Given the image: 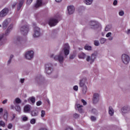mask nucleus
<instances>
[{"label": "nucleus", "mask_w": 130, "mask_h": 130, "mask_svg": "<svg viewBox=\"0 0 130 130\" xmlns=\"http://www.w3.org/2000/svg\"><path fill=\"white\" fill-rule=\"evenodd\" d=\"M8 13H9V9L7 8H4L3 10H2L0 12V18L6 17V16L8 15Z\"/></svg>", "instance_id": "nucleus-14"}, {"label": "nucleus", "mask_w": 130, "mask_h": 130, "mask_svg": "<svg viewBox=\"0 0 130 130\" xmlns=\"http://www.w3.org/2000/svg\"><path fill=\"white\" fill-rule=\"evenodd\" d=\"M10 23H11V19L10 18L5 19L2 23L3 29H7V27H8V25H9V24H10Z\"/></svg>", "instance_id": "nucleus-15"}, {"label": "nucleus", "mask_w": 130, "mask_h": 130, "mask_svg": "<svg viewBox=\"0 0 130 130\" xmlns=\"http://www.w3.org/2000/svg\"><path fill=\"white\" fill-rule=\"evenodd\" d=\"M4 34H2L0 35V45H4L5 43H6V41H7L6 39H4Z\"/></svg>", "instance_id": "nucleus-21"}, {"label": "nucleus", "mask_w": 130, "mask_h": 130, "mask_svg": "<svg viewBox=\"0 0 130 130\" xmlns=\"http://www.w3.org/2000/svg\"><path fill=\"white\" fill-rule=\"evenodd\" d=\"M3 111H4V109L3 108H0V118L2 117L3 115Z\"/></svg>", "instance_id": "nucleus-46"}, {"label": "nucleus", "mask_w": 130, "mask_h": 130, "mask_svg": "<svg viewBox=\"0 0 130 130\" xmlns=\"http://www.w3.org/2000/svg\"><path fill=\"white\" fill-rule=\"evenodd\" d=\"M126 34H128V35L130 34V29H129L127 30V31L126 32Z\"/></svg>", "instance_id": "nucleus-64"}, {"label": "nucleus", "mask_w": 130, "mask_h": 130, "mask_svg": "<svg viewBox=\"0 0 130 130\" xmlns=\"http://www.w3.org/2000/svg\"><path fill=\"white\" fill-rule=\"evenodd\" d=\"M60 16L57 14L54 18H50L48 21V24L51 27H54L57 25V23L59 22V18Z\"/></svg>", "instance_id": "nucleus-2"}, {"label": "nucleus", "mask_w": 130, "mask_h": 130, "mask_svg": "<svg viewBox=\"0 0 130 130\" xmlns=\"http://www.w3.org/2000/svg\"><path fill=\"white\" fill-rule=\"evenodd\" d=\"M20 32L22 35H27L29 32V26L27 25H22L20 27Z\"/></svg>", "instance_id": "nucleus-6"}, {"label": "nucleus", "mask_w": 130, "mask_h": 130, "mask_svg": "<svg viewBox=\"0 0 130 130\" xmlns=\"http://www.w3.org/2000/svg\"><path fill=\"white\" fill-rule=\"evenodd\" d=\"M93 0H84V4L86 6H91L93 4Z\"/></svg>", "instance_id": "nucleus-25"}, {"label": "nucleus", "mask_w": 130, "mask_h": 130, "mask_svg": "<svg viewBox=\"0 0 130 130\" xmlns=\"http://www.w3.org/2000/svg\"><path fill=\"white\" fill-rule=\"evenodd\" d=\"M94 44L95 46H99L100 43L99 42V41L95 40L94 41Z\"/></svg>", "instance_id": "nucleus-39"}, {"label": "nucleus", "mask_w": 130, "mask_h": 130, "mask_svg": "<svg viewBox=\"0 0 130 130\" xmlns=\"http://www.w3.org/2000/svg\"><path fill=\"white\" fill-rule=\"evenodd\" d=\"M81 102L83 103V105H87V102L83 99L81 100Z\"/></svg>", "instance_id": "nucleus-53"}, {"label": "nucleus", "mask_w": 130, "mask_h": 130, "mask_svg": "<svg viewBox=\"0 0 130 130\" xmlns=\"http://www.w3.org/2000/svg\"><path fill=\"white\" fill-rule=\"evenodd\" d=\"M100 94L99 93H95L93 95L92 102L93 104H97L99 102Z\"/></svg>", "instance_id": "nucleus-10"}, {"label": "nucleus", "mask_w": 130, "mask_h": 130, "mask_svg": "<svg viewBox=\"0 0 130 130\" xmlns=\"http://www.w3.org/2000/svg\"><path fill=\"white\" fill-rule=\"evenodd\" d=\"M41 117H44V116H45V111H44V110L41 111Z\"/></svg>", "instance_id": "nucleus-40"}, {"label": "nucleus", "mask_w": 130, "mask_h": 130, "mask_svg": "<svg viewBox=\"0 0 130 130\" xmlns=\"http://www.w3.org/2000/svg\"><path fill=\"white\" fill-rule=\"evenodd\" d=\"M15 118H16V114H13V119H15Z\"/></svg>", "instance_id": "nucleus-62"}, {"label": "nucleus", "mask_w": 130, "mask_h": 130, "mask_svg": "<svg viewBox=\"0 0 130 130\" xmlns=\"http://www.w3.org/2000/svg\"><path fill=\"white\" fill-rule=\"evenodd\" d=\"M108 38L109 41H111V40H113V37L112 36L109 37Z\"/></svg>", "instance_id": "nucleus-56"}, {"label": "nucleus", "mask_w": 130, "mask_h": 130, "mask_svg": "<svg viewBox=\"0 0 130 130\" xmlns=\"http://www.w3.org/2000/svg\"><path fill=\"white\" fill-rule=\"evenodd\" d=\"M121 60L124 64H128V62H129V56L127 54H123L121 56Z\"/></svg>", "instance_id": "nucleus-8"}, {"label": "nucleus", "mask_w": 130, "mask_h": 130, "mask_svg": "<svg viewBox=\"0 0 130 130\" xmlns=\"http://www.w3.org/2000/svg\"><path fill=\"white\" fill-rule=\"evenodd\" d=\"M30 114L31 116L33 117L38 116V115L39 114V111L38 110H32L30 112Z\"/></svg>", "instance_id": "nucleus-22"}, {"label": "nucleus", "mask_w": 130, "mask_h": 130, "mask_svg": "<svg viewBox=\"0 0 130 130\" xmlns=\"http://www.w3.org/2000/svg\"><path fill=\"white\" fill-rule=\"evenodd\" d=\"M25 41H26L21 38V37H17L14 40V43L18 45L23 44V43H24Z\"/></svg>", "instance_id": "nucleus-11"}, {"label": "nucleus", "mask_w": 130, "mask_h": 130, "mask_svg": "<svg viewBox=\"0 0 130 130\" xmlns=\"http://www.w3.org/2000/svg\"><path fill=\"white\" fill-rule=\"evenodd\" d=\"M90 119L92 121H95L96 120V118L94 116H91Z\"/></svg>", "instance_id": "nucleus-51"}, {"label": "nucleus", "mask_w": 130, "mask_h": 130, "mask_svg": "<svg viewBox=\"0 0 130 130\" xmlns=\"http://www.w3.org/2000/svg\"><path fill=\"white\" fill-rule=\"evenodd\" d=\"M106 39L102 38L100 40L101 44H104L106 42Z\"/></svg>", "instance_id": "nucleus-33"}, {"label": "nucleus", "mask_w": 130, "mask_h": 130, "mask_svg": "<svg viewBox=\"0 0 130 130\" xmlns=\"http://www.w3.org/2000/svg\"><path fill=\"white\" fill-rule=\"evenodd\" d=\"M83 105H80V104L76 103L75 104V109L76 110H78V111L80 113H83Z\"/></svg>", "instance_id": "nucleus-16"}, {"label": "nucleus", "mask_w": 130, "mask_h": 130, "mask_svg": "<svg viewBox=\"0 0 130 130\" xmlns=\"http://www.w3.org/2000/svg\"><path fill=\"white\" fill-rule=\"evenodd\" d=\"M111 35H112V33L109 32L106 34V37L108 38V37H110L111 36Z\"/></svg>", "instance_id": "nucleus-49"}, {"label": "nucleus", "mask_w": 130, "mask_h": 130, "mask_svg": "<svg viewBox=\"0 0 130 130\" xmlns=\"http://www.w3.org/2000/svg\"><path fill=\"white\" fill-rule=\"evenodd\" d=\"M22 120L23 121H27V120H28V117L26 116H24L22 117Z\"/></svg>", "instance_id": "nucleus-44"}, {"label": "nucleus", "mask_w": 130, "mask_h": 130, "mask_svg": "<svg viewBox=\"0 0 130 130\" xmlns=\"http://www.w3.org/2000/svg\"><path fill=\"white\" fill-rule=\"evenodd\" d=\"M118 4V2L117 0H114L113 2V6H116Z\"/></svg>", "instance_id": "nucleus-47"}, {"label": "nucleus", "mask_w": 130, "mask_h": 130, "mask_svg": "<svg viewBox=\"0 0 130 130\" xmlns=\"http://www.w3.org/2000/svg\"><path fill=\"white\" fill-rule=\"evenodd\" d=\"M34 56V52L33 51H29L25 53L24 57L28 60H31Z\"/></svg>", "instance_id": "nucleus-7"}, {"label": "nucleus", "mask_w": 130, "mask_h": 130, "mask_svg": "<svg viewBox=\"0 0 130 130\" xmlns=\"http://www.w3.org/2000/svg\"><path fill=\"white\" fill-rule=\"evenodd\" d=\"M32 2H33V0H27L26 5L27 6H30V5H31Z\"/></svg>", "instance_id": "nucleus-42"}, {"label": "nucleus", "mask_w": 130, "mask_h": 130, "mask_svg": "<svg viewBox=\"0 0 130 130\" xmlns=\"http://www.w3.org/2000/svg\"><path fill=\"white\" fill-rule=\"evenodd\" d=\"M79 89V87H78L77 85H75L73 87V89L74 90V91H78Z\"/></svg>", "instance_id": "nucleus-48"}, {"label": "nucleus", "mask_w": 130, "mask_h": 130, "mask_svg": "<svg viewBox=\"0 0 130 130\" xmlns=\"http://www.w3.org/2000/svg\"><path fill=\"white\" fill-rule=\"evenodd\" d=\"M15 103H16L17 104H20V103L22 102V101H21V99L18 98L15 99Z\"/></svg>", "instance_id": "nucleus-34"}, {"label": "nucleus", "mask_w": 130, "mask_h": 130, "mask_svg": "<svg viewBox=\"0 0 130 130\" xmlns=\"http://www.w3.org/2000/svg\"><path fill=\"white\" fill-rule=\"evenodd\" d=\"M87 86L85 87H82V94H86V93H87Z\"/></svg>", "instance_id": "nucleus-35"}, {"label": "nucleus", "mask_w": 130, "mask_h": 130, "mask_svg": "<svg viewBox=\"0 0 130 130\" xmlns=\"http://www.w3.org/2000/svg\"><path fill=\"white\" fill-rule=\"evenodd\" d=\"M29 101H30L31 102L32 104H34L35 103L36 99L34 96H31L29 98Z\"/></svg>", "instance_id": "nucleus-31"}, {"label": "nucleus", "mask_w": 130, "mask_h": 130, "mask_svg": "<svg viewBox=\"0 0 130 130\" xmlns=\"http://www.w3.org/2000/svg\"><path fill=\"white\" fill-rule=\"evenodd\" d=\"M64 130H74V129H73V128L72 127H68L66 128H65Z\"/></svg>", "instance_id": "nucleus-57"}, {"label": "nucleus", "mask_w": 130, "mask_h": 130, "mask_svg": "<svg viewBox=\"0 0 130 130\" xmlns=\"http://www.w3.org/2000/svg\"><path fill=\"white\" fill-rule=\"evenodd\" d=\"M36 81L37 83H39V84H41L43 83V82H44V77H42V76H38L36 77Z\"/></svg>", "instance_id": "nucleus-19"}, {"label": "nucleus", "mask_w": 130, "mask_h": 130, "mask_svg": "<svg viewBox=\"0 0 130 130\" xmlns=\"http://www.w3.org/2000/svg\"><path fill=\"white\" fill-rule=\"evenodd\" d=\"M24 2H25L24 0L19 1V4H18V5L17 6V11H19L20 10H21V8H22L23 4H24Z\"/></svg>", "instance_id": "nucleus-23"}, {"label": "nucleus", "mask_w": 130, "mask_h": 130, "mask_svg": "<svg viewBox=\"0 0 130 130\" xmlns=\"http://www.w3.org/2000/svg\"><path fill=\"white\" fill-rule=\"evenodd\" d=\"M4 117L5 119H7V118H8V116L7 115V114H4Z\"/></svg>", "instance_id": "nucleus-59"}, {"label": "nucleus", "mask_w": 130, "mask_h": 130, "mask_svg": "<svg viewBox=\"0 0 130 130\" xmlns=\"http://www.w3.org/2000/svg\"><path fill=\"white\" fill-rule=\"evenodd\" d=\"M51 58H53L55 60H58L60 63H62L63 62V60H64V58H63V55L62 53H60L59 55H55L54 54H52L50 55Z\"/></svg>", "instance_id": "nucleus-4"}, {"label": "nucleus", "mask_w": 130, "mask_h": 130, "mask_svg": "<svg viewBox=\"0 0 130 130\" xmlns=\"http://www.w3.org/2000/svg\"><path fill=\"white\" fill-rule=\"evenodd\" d=\"M14 57V55H11L9 57V59L7 61V65L10 66L12 62V60L13 59V58Z\"/></svg>", "instance_id": "nucleus-30"}, {"label": "nucleus", "mask_w": 130, "mask_h": 130, "mask_svg": "<svg viewBox=\"0 0 130 130\" xmlns=\"http://www.w3.org/2000/svg\"><path fill=\"white\" fill-rule=\"evenodd\" d=\"M89 25L91 29H93V30H95V31L101 30V24L97 21H90L89 22Z\"/></svg>", "instance_id": "nucleus-1"}, {"label": "nucleus", "mask_w": 130, "mask_h": 130, "mask_svg": "<svg viewBox=\"0 0 130 130\" xmlns=\"http://www.w3.org/2000/svg\"><path fill=\"white\" fill-rule=\"evenodd\" d=\"M41 35V32H40V28L38 27H36L34 29V32L33 36L35 38H38Z\"/></svg>", "instance_id": "nucleus-9"}, {"label": "nucleus", "mask_w": 130, "mask_h": 130, "mask_svg": "<svg viewBox=\"0 0 130 130\" xmlns=\"http://www.w3.org/2000/svg\"><path fill=\"white\" fill-rule=\"evenodd\" d=\"M122 114L124 115L125 113H128L130 112V107L129 106H124L121 109Z\"/></svg>", "instance_id": "nucleus-17"}, {"label": "nucleus", "mask_w": 130, "mask_h": 130, "mask_svg": "<svg viewBox=\"0 0 130 130\" xmlns=\"http://www.w3.org/2000/svg\"><path fill=\"white\" fill-rule=\"evenodd\" d=\"M62 1V0H55V2H56V3H60Z\"/></svg>", "instance_id": "nucleus-63"}, {"label": "nucleus", "mask_w": 130, "mask_h": 130, "mask_svg": "<svg viewBox=\"0 0 130 130\" xmlns=\"http://www.w3.org/2000/svg\"><path fill=\"white\" fill-rule=\"evenodd\" d=\"M63 52H64L66 56L69 55L70 53V46L68 44H65L64 45V47L62 50Z\"/></svg>", "instance_id": "nucleus-13"}, {"label": "nucleus", "mask_w": 130, "mask_h": 130, "mask_svg": "<svg viewBox=\"0 0 130 130\" xmlns=\"http://www.w3.org/2000/svg\"><path fill=\"white\" fill-rule=\"evenodd\" d=\"M86 56H87V55L84 53H80L78 54V57L80 58V59H85Z\"/></svg>", "instance_id": "nucleus-27"}, {"label": "nucleus", "mask_w": 130, "mask_h": 130, "mask_svg": "<svg viewBox=\"0 0 130 130\" xmlns=\"http://www.w3.org/2000/svg\"><path fill=\"white\" fill-rule=\"evenodd\" d=\"M109 110V114L110 116H113V114H114V110H113V108L112 107L110 106L108 108Z\"/></svg>", "instance_id": "nucleus-24"}, {"label": "nucleus", "mask_w": 130, "mask_h": 130, "mask_svg": "<svg viewBox=\"0 0 130 130\" xmlns=\"http://www.w3.org/2000/svg\"><path fill=\"white\" fill-rule=\"evenodd\" d=\"M37 106H40V105H41V104H42V102H41V101H39L37 102Z\"/></svg>", "instance_id": "nucleus-52"}, {"label": "nucleus", "mask_w": 130, "mask_h": 130, "mask_svg": "<svg viewBox=\"0 0 130 130\" xmlns=\"http://www.w3.org/2000/svg\"><path fill=\"white\" fill-rule=\"evenodd\" d=\"M76 56H75V55H71L70 56V59H74V58H75Z\"/></svg>", "instance_id": "nucleus-55"}, {"label": "nucleus", "mask_w": 130, "mask_h": 130, "mask_svg": "<svg viewBox=\"0 0 130 130\" xmlns=\"http://www.w3.org/2000/svg\"><path fill=\"white\" fill-rule=\"evenodd\" d=\"M30 123L31 124H35V123H36V119L34 118L31 119L30 121Z\"/></svg>", "instance_id": "nucleus-38"}, {"label": "nucleus", "mask_w": 130, "mask_h": 130, "mask_svg": "<svg viewBox=\"0 0 130 130\" xmlns=\"http://www.w3.org/2000/svg\"><path fill=\"white\" fill-rule=\"evenodd\" d=\"M8 102V100L6 99L4 101H3L2 103L3 104H6V103Z\"/></svg>", "instance_id": "nucleus-58"}, {"label": "nucleus", "mask_w": 130, "mask_h": 130, "mask_svg": "<svg viewBox=\"0 0 130 130\" xmlns=\"http://www.w3.org/2000/svg\"><path fill=\"white\" fill-rule=\"evenodd\" d=\"M119 16H122L124 15V12L123 11L121 10L119 12Z\"/></svg>", "instance_id": "nucleus-45"}, {"label": "nucleus", "mask_w": 130, "mask_h": 130, "mask_svg": "<svg viewBox=\"0 0 130 130\" xmlns=\"http://www.w3.org/2000/svg\"><path fill=\"white\" fill-rule=\"evenodd\" d=\"M68 11L69 15H73V13L75 12V7L73 6H68Z\"/></svg>", "instance_id": "nucleus-18"}, {"label": "nucleus", "mask_w": 130, "mask_h": 130, "mask_svg": "<svg viewBox=\"0 0 130 130\" xmlns=\"http://www.w3.org/2000/svg\"><path fill=\"white\" fill-rule=\"evenodd\" d=\"M96 59V54L93 53L91 54V56H87L86 60L87 62H89L90 64H92Z\"/></svg>", "instance_id": "nucleus-5"}, {"label": "nucleus", "mask_w": 130, "mask_h": 130, "mask_svg": "<svg viewBox=\"0 0 130 130\" xmlns=\"http://www.w3.org/2000/svg\"><path fill=\"white\" fill-rule=\"evenodd\" d=\"M20 82L21 84H23L25 82V79L24 78H21L20 79Z\"/></svg>", "instance_id": "nucleus-54"}, {"label": "nucleus", "mask_w": 130, "mask_h": 130, "mask_svg": "<svg viewBox=\"0 0 130 130\" xmlns=\"http://www.w3.org/2000/svg\"><path fill=\"white\" fill-rule=\"evenodd\" d=\"M112 28V25H111V24H108L105 28V31H110Z\"/></svg>", "instance_id": "nucleus-29"}, {"label": "nucleus", "mask_w": 130, "mask_h": 130, "mask_svg": "<svg viewBox=\"0 0 130 130\" xmlns=\"http://www.w3.org/2000/svg\"><path fill=\"white\" fill-rule=\"evenodd\" d=\"M85 50H92V47L89 45H86L84 47Z\"/></svg>", "instance_id": "nucleus-32"}, {"label": "nucleus", "mask_w": 130, "mask_h": 130, "mask_svg": "<svg viewBox=\"0 0 130 130\" xmlns=\"http://www.w3.org/2000/svg\"><path fill=\"white\" fill-rule=\"evenodd\" d=\"M6 124H5V122L3 121H0V126H3V127H5Z\"/></svg>", "instance_id": "nucleus-43"}, {"label": "nucleus", "mask_w": 130, "mask_h": 130, "mask_svg": "<svg viewBox=\"0 0 130 130\" xmlns=\"http://www.w3.org/2000/svg\"><path fill=\"white\" fill-rule=\"evenodd\" d=\"M46 101L48 103V104H50V101H49V99H47Z\"/></svg>", "instance_id": "nucleus-61"}, {"label": "nucleus", "mask_w": 130, "mask_h": 130, "mask_svg": "<svg viewBox=\"0 0 130 130\" xmlns=\"http://www.w3.org/2000/svg\"><path fill=\"white\" fill-rule=\"evenodd\" d=\"M16 5H17V3H14L12 5V8H15V7H16Z\"/></svg>", "instance_id": "nucleus-60"}, {"label": "nucleus", "mask_w": 130, "mask_h": 130, "mask_svg": "<svg viewBox=\"0 0 130 130\" xmlns=\"http://www.w3.org/2000/svg\"><path fill=\"white\" fill-rule=\"evenodd\" d=\"M45 72L47 75H50L53 72V64L50 62L45 64Z\"/></svg>", "instance_id": "nucleus-3"}, {"label": "nucleus", "mask_w": 130, "mask_h": 130, "mask_svg": "<svg viewBox=\"0 0 130 130\" xmlns=\"http://www.w3.org/2000/svg\"><path fill=\"white\" fill-rule=\"evenodd\" d=\"M13 127V124L12 123H9L8 125V128L9 129H11Z\"/></svg>", "instance_id": "nucleus-50"}, {"label": "nucleus", "mask_w": 130, "mask_h": 130, "mask_svg": "<svg viewBox=\"0 0 130 130\" xmlns=\"http://www.w3.org/2000/svg\"><path fill=\"white\" fill-rule=\"evenodd\" d=\"M41 6H42V0H37V3L35 5V8H39Z\"/></svg>", "instance_id": "nucleus-26"}, {"label": "nucleus", "mask_w": 130, "mask_h": 130, "mask_svg": "<svg viewBox=\"0 0 130 130\" xmlns=\"http://www.w3.org/2000/svg\"><path fill=\"white\" fill-rule=\"evenodd\" d=\"M91 113L93 114H95V115L97 114V113H98L97 110H96V109H95V108L92 109Z\"/></svg>", "instance_id": "nucleus-37"}, {"label": "nucleus", "mask_w": 130, "mask_h": 130, "mask_svg": "<svg viewBox=\"0 0 130 130\" xmlns=\"http://www.w3.org/2000/svg\"><path fill=\"white\" fill-rule=\"evenodd\" d=\"M73 117H74V118H79L80 115H79V114L77 113H75L73 114Z\"/></svg>", "instance_id": "nucleus-41"}, {"label": "nucleus", "mask_w": 130, "mask_h": 130, "mask_svg": "<svg viewBox=\"0 0 130 130\" xmlns=\"http://www.w3.org/2000/svg\"><path fill=\"white\" fill-rule=\"evenodd\" d=\"M31 111V106L26 105L24 107L23 112L25 113H29Z\"/></svg>", "instance_id": "nucleus-20"}, {"label": "nucleus", "mask_w": 130, "mask_h": 130, "mask_svg": "<svg viewBox=\"0 0 130 130\" xmlns=\"http://www.w3.org/2000/svg\"><path fill=\"white\" fill-rule=\"evenodd\" d=\"M15 109L16 111H17L18 112H20L21 111V107H20V106H16Z\"/></svg>", "instance_id": "nucleus-36"}, {"label": "nucleus", "mask_w": 130, "mask_h": 130, "mask_svg": "<svg viewBox=\"0 0 130 130\" xmlns=\"http://www.w3.org/2000/svg\"><path fill=\"white\" fill-rule=\"evenodd\" d=\"M14 26V24H11L7 29L6 34H8V33H10L11 32V30L13 29V27Z\"/></svg>", "instance_id": "nucleus-28"}, {"label": "nucleus", "mask_w": 130, "mask_h": 130, "mask_svg": "<svg viewBox=\"0 0 130 130\" xmlns=\"http://www.w3.org/2000/svg\"><path fill=\"white\" fill-rule=\"evenodd\" d=\"M87 84H88V81L86 78H83L80 80L79 81V87L80 88H84L87 87Z\"/></svg>", "instance_id": "nucleus-12"}]
</instances>
